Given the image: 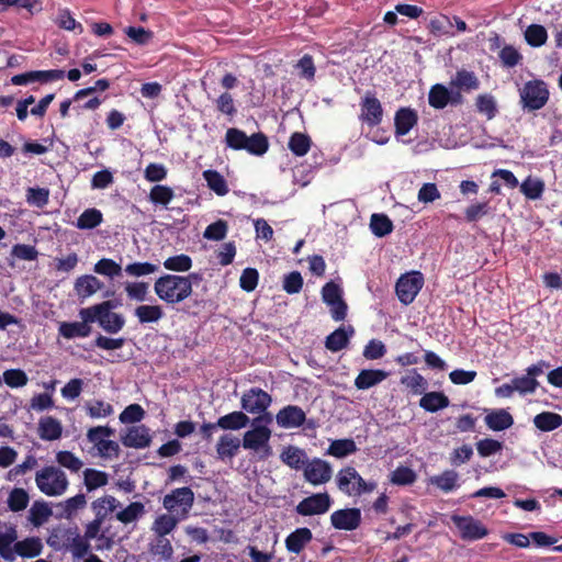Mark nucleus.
Segmentation results:
<instances>
[{"instance_id": "obj_59", "label": "nucleus", "mask_w": 562, "mask_h": 562, "mask_svg": "<svg viewBox=\"0 0 562 562\" xmlns=\"http://www.w3.org/2000/svg\"><path fill=\"white\" fill-rule=\"evenodd\" d=\"M56 461L60 467L66 468L74 473L79 472L83 467V462L71 451L67 450L58 451L56 454Z\"/></svg>"}, {"instance_id": "obj_2", "label": "nucleus", "mask_w": 562, "mask_h": 562, "mask_svg": "<svg viewBox=\"0 0 562 562\" xmlns=\"http://www.w3.org/2000/svg\"><path fill=\"white\" fill-rule=\"evenodd\" d=\"M225 143L234 150H246L254 156H262L269 149L268 137L262 132L247 136L244 131L236 127L226 131Z\"/></svg>"}, {"instance_id": "obj_41", "label": "nucleus", "mask_w": 562, "mask_h": 562, "mask_svg": "<svg viewBox=\"0 0 562 562\" xmlns=\"http://www.w3.org/2000/svg\"><path fill=\"white\" fill-rule=\"evenodd\" d=\"M370 228L376 237H384L393 232L394 225L387 215L374 213L370 218Z\"/></svg>"}, {"instance_id": "obj_35", "label": "nucleus", "mask_w": 562, "mask_h": 562, "mask_svg": "<svg viewBox=\"0 0 562 562\" xmlns=\"http://www.w3.org/2000/svg\"><path fill=\"white\" fill-rule=\"evenodd\" d=\"M109 474L104 471L87 468L83 471V484L87 492H93L100 487L108 485Z\"/></svg>"}, {"instance_id": "obj_22", "label": "nucleus", "mask_w": 562, "mask_h": 562, "mask_svg": "<svg viewBox=\"0 0 562 562\" xmlns=\"http://www.w3.org/2000/svg\"><path fill=\"white\" fill-rule=\"evenodd\" d=\"M103 282L92 274L78 277L75 281L74 290L80 300H85L93 295L102 289Z\"/></svg>"}, {"instance_id": "obj_45", "label": "nucleus", "mask_w": 562, "mask_h": 562, "mask_svg": "<svg viewBox=\"0 0 562 562\" xmlns=\"http://www.w3.org/2000/svg\"><path fill=\"white\" fill-rule=\"evenodd\" d=\"M145 514V506L140 502H132L124 509L116 513L115 518L124 525L136 521Z\"/></svg>"}, {"instance_id": "obj_26", "label": "nucleus", "mask_w": 562, "mask_h": 562, "mask_svg": "<svg viewBox=\"0 0 562 562\" xmlns=\"http://www.w3.org/2000/svg\"><path fill=\"white\" fill-rule=\"evenodd\" d=\"M120 505L117 499L112 495H104L91 503V509L95 520L104 522L109 514L113 513Z\"/></svg>"}, {"instance_id": "obj_9", "label": "nucleus", "mask_w": 562, "mask_h": 562, "mask_svg": "<svg viewBox=\"0 0 562 562\" xmlns=\"http://www.w3.org/2000/svg\"><path fill=\"white\" fill-rule=\"evenodd\" d=\"M271 430L266 425H256L252 429L244 434L241 445L245 449L261 451V458L267 459L272 454V448L269 445Z\"/></svg>"}, {"instance_id": "obj_7", "label": "nucleus", "mask_w": 562, "mask_h": 562, "mask_svg": "<svg viewBox=\"0 0 562 562\" xmlns=\"http://www.w3.org/2000/svg\"><path fill=\"white\" fill-rule=\"evenodd\" d=\"M359 121L369 127H375L381 124L384 116V110L381 101L376 98L374 91H367L359 102Z\"/></svg>"}, {"instance_id": "obj_63", "label": "nucleus", "mask_w": 562, "mask_h": 562, "mask_svg": "<svg viewBox=\"0 0 562 562\" xmlns=\"http://www.w3.org/2000/svg\"><path fill=\"white\" fill-rule=\"evenodd\" d=\"M503 442L493 438H484L476 442V450L480 457L487 458L501 452Z\"/></svg>"}, {"instance_id": "obj_57", "label": "nucleus", "mask_w": 562, "mask_h": 562, "mask_svg": "<svg viewBox=\"0 0 562 562\" xmlns=\"http://www.w3.org/2000/svg\"><path fill=\"white\" fill-rule=\"evenodd\" d=\"M164 267L175 272H187L192 268V259L186 254L172 256L164 261Z\"/></svg>"}, {"instance_id": "obj_32", "label": "nucleus", "mask_w": 562, "mask_h": 562, "mask_svg": "<svg viewBox=\"0 0 562 562\" xmlns=\"http://www.w3.org/2000/svg\"><path fill=\"white\" fill-rule=\"evenodd\" d=\"M43 543L37 537H30L14 544V552L22 558H35L41 554Z\"/></svg>"}, {"instance_id": "obj_11", "label": "nucleus", "mask_w": 562, "mask_h": 562, "mask_svg": "<svg viewBox=\"0 0 562 562\" xmlns=\"http://www.w3.org/2000/svg\"><path fill=\"white\" fill-rule=\"evenodd\" d=\"M272 397L260 387H251L240 398V407L249 414H261L271 405Z\"/></svg>"}, {"instance_id": "obj_54", "label": "nucleus", "mask_w": 562, "mask_h": 562, "mask_svg": "<svg viewBox=\"0 0 562 562\" xmlns=\"http://www.w3.org/2000/svg\"><path fill=\"white\" fill-rule=\"evenodd\" d=\"M30 496L24 488L14 487L8 497V507L12 512H21L25 509L29 505Z\"/></svg>"}, {"instance_id": "obj_28", "label": "nucleus", "mask_w": 562, "mask_h": 562, "mask_svg": "<svg viewBox=\"0 0 562 562\" xmlns=\"http://www.w3.org/2000/svg\"><path fill=\"white\" fill-rule=\"evenodd\" d=\"M250 423L249 417L241 411H235L224 416H221L216 425L224 430H239L245 428Z\"/></svg>"}, {"instance_id": "obj_36", "label": "nucleus", "mask_w": 562, "mask_h": 562, "mask_svg": "<svg viewBox=\"0 0 562 562\" xmlns=\"http://www.w3.org/2000/svg\"><path fill=\"white\" fill-rule=\"evenodd\" d=\"M181 520L182 519L177 515H172L170 513L161 514L154 520L151 529L156 536L166 537Z\"/></svg>"}, {"instance_id": "obj_18", "label": "nucleus", "mask_w": 562, "mask_h": 562, "mask_svg": "<svg viewBox=\"0 0 562 562\" xmlns=\"http://www.w3.org/2000/svg\"><path fill=\"white\" fill-rule=\"evenodd\" d=\"M81 319V322H63L58 328L59 335L66 339L88 337L92 331L90 324L93 323V321Z\"/></svg>"}, {"instance_id": "obj_52", "label": "nucleus", "mask_w": 562, "mask_h": 562, "mask_svg": "<svg viewBox=\"0 0 562 562\" xmlns=\"http://www.w3.org/2000/svg\"><path fill=\"white\" fill-rule=\"evenodd\" d=\"M149 552L159 560L168 561L173 554L171 542L166 537L157 536L155 541L150 544Z\"/></svg>"}, {"instance_id": "obj_47", "label": "nucleus", "mask_w": 562, "mask_h": 562, "mask_svg": "<svg viewBox=\"0 0 562 562\" xmlns=\"http://www.w3.org/2000/svg\"><path fill=\"white\" fill-rule=\"evenodd\" d=\"M401 384L416 395L424 394L428 387L427 380L416 370H413L409 375L402 376Z\"/></svg>"}, {"instance_id": "obj_55", "label": "nucleus", "mask_w": 562, "mask_h": 562, "mask_svg": "<svg viewBox=\"0 0 562 562\" xmlns=\"http://www.w3.org/2000/svg\"><path fill=\"white\" fill-rule=\"evenodd\" d=\"M452 85L459 89L471 91L477 89L480 82L474 72L462 69L457 71Z\"/></svg>"}, {"instance_id": "obj_61", "label": "nucleus", "mask_w": 562, "mask_h": 562, "mask_svg": "<svg viewBox=\"0 0 562 562\" xmlns=\"http://www.w3.org/2000/svg\"><path fill=\"white\" fill-rule=\"evenodd\" d=\"M93 270L98 274L114 278L121 274L122 267L113 259L102 258L94 265Z\"/></svg>"}, {"instance_id": "obj_13", "label": "nucleus", "mask_w": 562, "mask_h": 562, "mask_svg": "<svg viewBox=\"0 0 562 562\" xmlns=\"http://www.w3.org/2000/svg\"><path fill=\"white\" fill-rule=\"evenodd\" d=\"M331 504L327 493H317L303 498L296 505V513L301 516L322 515L328 512Z\"/></svg>"}, {"instance_id": "obj_53", "label": "nucleus", "mask_w": 562, "mask_h": 562, "mask_svg": "<svg viewBox=\"0 0 562 562\" xmlns=\"http://www.w3.org/2000/svg\"><path fill=\"white\" fill-rule=\"evenodd\" d=\"M56 24L59 29L66 30V31H74L77 34L83 33V26L81 23L77 22L72 15L69 9L64 8L59 9L58 15L56 19Z\"/></svg>"}, {"instance_id": "obj_24", "label": "nucleus", "mask_w": 562, "mask_h": 562, "mask_svg": "<svg viewBox=\"0 0 562 562\" xmlns=\"http://www.w3.org/2000/svg\"><path fill=\"white\" fill-rule=\"evenodd\" d=\"M150 436L145 427H131L122 437V443L128 448L144 449L150 445Z\"/></svg>"}, {"instance_id": "obj_1", "label": "nucleus", "mask_w": 562, "mask_h": 562, "mask_svg": "<svg viewBox=\"0 0 562 562\" xmlns=\"http://www.w3.org/2000/svg\"><path fill=\"white\" fill-rule=\"evenodd\" d=\"M154 291L159 300L171 306L184 302L192 294L187 278L170 273H165L155 280Z\"/></svg>"}, {"instance_id": "obj_29", "label": "nucleus", "mask_w": 562, "mask_h": 562, "mask_svg": "<svg viewBox=\"0 0 562 562\" xmlns=\"http://www.w3.org/2000/svg\"><path fill=\"white\" fill-rule=\"evenodd\" d=\"M280 458L284 464L294 470L304 469L306 462L308 461L305 451L294 446L284 448Z\"/></svg>"}, {"instance_id": "obj_50", "label": "nucleus", "mask_w": 562, "mask_h": 562, "mask_svg": "<svg viewBox=\"0 0 562 562\" xmlns=\"http://www.w3.org/2000/svg\"><path fill=\"white\" fill-rule=\"evenodd\" d=\"M103 216L98 209H87L77 218L79 229H92L102 223Z\"/></svg>"}, {"instance_id": "obj_39", "label": "nucleus", "mask_w": 562, "mask_h": 562, "mask_svg": "<svg viewBox=\"0 0 562 562\" xmlns=\"http://www.w3.org/2000/svg\"><path fill=\"white\" fill-rule=\"evenodd\" d=\"M312 145L311 137L301 132H294L288 143V147L291 150V153L297 157L305 156Z\"/></svg>"}, {"instance_id": "obj_42", "label": "nucleus", "mask_w": 562, "mask_h": 562, "mask_svg": "<svg viewBox=\"0 0 562 562\" xmlns=\"http://www.w3.org/2000/svg\"><path fill=\"white\" fill-rule=\"evenodd\" d=\"M29 519L35 526H42L52 516V509L44 501H35L30 510Z\"/></svg>"}, {"instance_id": "obj_40", "label": "nucleus", "mask_w": 562, "mask_h": 562, "mask_svg": "<svg viewBox=\"0 0 562 562\" xmlns=\"http://www.w3.org/2000/svg\"><path fill=\"white\" fill-rule=\"evenodd\" d=\"M134 314L140 324L157 323L164 317V310L160 305H139Z\"/></svg>"}, {"instance_id": "obj_5", "label": "nucleus", "mask_w": 562, "mask_h": 562, "mask_svg": "<svg viewBox=\"0 0 562 562\" xmlns=\"http://www.w3.org/2000/svg\"><path fill=\"white\" fill-rule=\"evenodd\" d=\"M337 486L347 495H362L375 490V482H367L353 467H346L337 474Z\"/></svg>"}, {"instance_id": "obj_46", "label": "nucleus", "mask_w": 562, "mask_h": 562, "mask_svg": "<svg viewBox=\"0 0 562 562\" xmlns=\"http://www.w3.org/2000/svg\"><path fill=\"white\" fill-rule=\"evenodd\" d=\"M357 451L356 442L352 439L333 440L327 449V453L335 458H345Z\"/></svg>"}, {"instance_id": "obj_15", "label": "nucleus", "mask_w": 562, "mask_h": 562, "mask_svg": "<svg viewBox=\"0 0 562 562\" xmlns=\"http://www.w3.org/2000/svg\"><path fill=\"white\" fill-rule=\"evenodd\" d=\"M276 422L281 428H299L306 422V414L297 405H286L277 413Z\"/></svg>"}, {"instance_id": "obj_3", "label": "nucleus", "mask_w": 562, "mask_h": 562, "mask_svg": "<svg viewBox=\"0 0 562 562\" xmlns=\"http://www.w3.org/2000/svg\"><path fill=\"white\" fill-rule=\"evenodd\" d=\"M35 483L37 488L47 496H60L69 485L66 473L54 465H46L37 471Z\"/></svg>"}, {"instance_id": "obj_64", "label": "nucleus", "mask_w": 562, "mask_h": 562, "mask_svg": "<svg viewBox=\"0 0 562 562\" xmlns=\"http://www.w3.org/2000/svg\"><path fill=\"white\" fill-rule=\"evenodd\" d=\"M416 481V473L408 467H397L391 474V482L395 485H411Z\"/></svg>"}, {"instance_id": "obj_4", "label": "nucleus", "mask_w": 562, "mask_h": 562, "mask_svg": "<svg viewBox=\"0 0 562 562\" xmlns=\"http://www.w3.org/2000/svg\"><path fill=\"white\" fill-rule=\"evenodd\" d=\"M193 504L194 493L188 486L175 488L162 498L164 508L182 520L189 517Z\"/></svg>"}, {"instance_id": "obj_51", "label": "nucleus", "mask_w": 562, "mask_h": 562, "mask_svg": "<svg viewBox=\"0 0 562 562\" xmlns=\"http://www.w3.org/2000/svg\"><path fill=\"white\" fill-rule=\"evenodd\" d=\"M521 193L529 200H538L542 196L544 191V182L539 179L528 177L520 184Z\"/></svg>"}, {"instance_id": "obj_38", "label": "nucleus", "mask_w": 562, "mask_h": 562, "mask_svg": "<svg viewBox=\"0 0 562 562\" xmlns=\"http://www.w3.org/2000/svg\"><path fill=\"white\" fill-rule=\"evenodd\" d=\"M18 539L15 526L7 528L5 532H0V557L5 561L12 562L14 560V551L11 544Z\"/></svg>"}, {"instance_id": "obj_27", "label": "nucleus", "mask_w": 562, "mask_h": 562, "mask_svg": "<svg viewBox=\"0 0 562 562\" xmlns=\"http://www.w3.org/2000/svg\"><path fill=\"white\" fill-rule=\"evenodd\" d=\"M241 441L231 434L222 435L216 445V452L222 460L234 458L240 448Z\"/></svg>"}, {"instance_id": "obj_60", "label": "nucleus", "mask_w": 562, "mask_h": 562, "mask_svg": "<svg viewBox=\"0 0 562 562\" xmlns=\"http://www.w3.org/2000/svg\"><path fill=\"white\" fill-rule=\"evenodd\" d=\"M490 211L491 207L486 201L472 203L464 210V218L468 223H475L488 215Z\"/></svg>"}, {"instance_id": "obj_58", "label": "nucleus", "mask_w": 562, "mask_h": 562, "mask_svg": "<svg viewBox=\"0 0 562 562\" xmlns=\"http://www.w3.org/2000/svg\"><path fill=\"white\" fill-rule=\"evenodd\" d=\"M2 381L12 389L23 387L27 384L29 378L22 369H8L3 372Z\"/></svg>"}, {"instance_id": "obj_34", "label": "nucleus", "mask_w": 562, "mask_h": 562, "mask_svg": "<svg viewBox=\"0 0 562 562\" xmlns=\"http://www.w3.org/2000/svg\"><path fill=\"white\" fill-rule=\"evenodd\" d=\"M533 425L537 429L549 432L562 426V416L553 412H542L533 417Z\"/></svg>"}, {"instance_id": "obj_30", "label": "nucleus", "mask_w": 562, "mask_h": 562, "mask_svg": "<svg viewBox=\"0 0 562 562\" xmlns=\"http://www.w3.org/2000/svg\"><path fill=\"white\" fill-rule=\"evenodd\" d=\"M450 401L447 395L442 392H428L424 393L423 397L419 400V406L429 413L438 412L439 409H443L448 407Z\"/></svg>"}, {"instance_id": "obj_10", "label": "nucleus", "mask_w": 562, "mask_h": 562, "mask_svg": "<svg viewBox=\"0 0 562 562\" xmlns=\"http://www.w3.org/2000/svg\"><path fill=\"white\" fill-rule=\"evenodd\" d=\"M451 520L459 530L460 538L465 541H475L488 535L487 527L471 515H452Z\"/></svg>"}, {"instance_id": "obj_21", "label": "nucleus", "mask_w": 562, "mask_h": 562, "mask_svg": "<svg viewBox=\"0 0 562 562\" xmlns=\"http://www.w3.org/2000/svg\"><path fill=\"white\" fill-rule=\"evenodd\" d=\"M485 425L493 431H503L514 425L512 414L504 409H493L484 418Z\"/></svg>"}, {"instance_id": "obj_44", "label": "nucleus", "mask_w": 562, "mask_h": 562, "mask_svg": "<svg viewBox=\"0 0 562 562\" xmlns=\"http://www.w3.org/2000/svg\"><path fill=\"white\" fill-rule=\"evenodd\" d=\"M453 23L449 16L440 14L432 18L428 23L429 32L435 36H451Z\"/></svg>"}, {"instance_id": "obj_8", "label": "nucleus", "mask_w": 562, "mask_h": 562, "mask_svg": "<svg viewBox=\"0 0 562 562\" xmlns=\"http://www.w3.org/2000/svg\"><path fill=\"white\" fill-rule=\"evenodd\" d=\"M424 285V276L419 271H412L402 274L396 284L395 292L400 302L404 305L411 304Z\"/></svg>"}, {"instance_id": "obj_6", "label": "nucleus", "mask_w": 562, "mask_h": 562, "mask_svg": "<svg viewBox=\"0 0 562 562\" xmlns=\"http://www.w3.org/2000/svg\"><path fill=\"white\" fill-rule=\"evenodd\" d=\"M547 83L540 79L527 81L520 90L522 108L529 111L542 109L549 100Z\"/></svg>"}, {"instance_id": "obj_14", "label": "nucleus", "mask_w": 562, "mask_h": 562, "mask_svg": "<svg viewBox=\"0 0 562 562\" xmlns=\"http://www.w3.org/2000/svg\"><path fill=\"white\" fill-rule=\"evenodd\" d=\"M330 522L335 529L355 530L361 524V512L356 507L335 510L330 515Z\"/></svg>"}, {"instance_id": "obj_56", "label": "nucleus", "mask_w": 562, "mask_h": 562, "mask_svg": "<svg viewBox=\"0 0 562 562\" xmlns=\"http://www.w3.org/2000/svg\"><path fill=\"white\" fill-rule=\"evenodd\" d=\"M458 481V473L453 470H446L440 475L431 477V483L448 493L456 488Z\"/></svg>"}, {"instance_id": "obj_43", "label": "nucleus", "mask_w": 562, "mask_h": 562, "mask_svg": "<svg viewBox=\"0 0 562 562\" xmlns=\"http://www.w3.org/2000/svg\"><path fill=\"white\" fill-rule=\"evenodd\" d=\"M85 409L90 418H105L114 413L113 406L102 400L89 401L85 404Z\"/></svg>"}, {"instance_id": "obj_62", "label": "nucleus", "mask_w": 562, "mask_h": 562, "mask_svg": "<svg viewBox=\"0 0 562 562\" xmlns=\"http://www.w3.org/2000/svg\"><path fill=\"white\" fill-rule=\"evenodd\" d=\"M11 257L24 261H35L38 258V250L32 245L15 244L11 249Z\"/></svg>"}, {"instance_id": "obj_49", "label": "nucleus", "mask_w": 562, "mask_h": 562, "mask_svg": "<svg viewBox=\"0 0 562 562\" xmlns=\"http://www.w3.org/2000/svg\"><path fill=\"white\" fill-rule=\"evenodd\" d=\"M149 201L155 205H162L165 207L172 201L175 198L173 190L164 184H155L149 192Z\"/></svg>"}, {"instance_id": "obj_16", "label": "nucleus", "mask_w": 562, "mask_h": 562, "mask_svg": "<svg viewBox=\"0 0 562 562\" xmlns=\"http://www.w3.org/2000/svg\"><path fill=\"white\" fill-rule=\"evenodd\" d=\"M79 316L86 321H93V323L98 322L101 328L109 334L119 333L125 325L124 317L117 313H110L106 316H103V314H98L95 316L92 313H88V311H80Z\"/></svg>"}, {"instance_id": "obj_48", "label": "nucleus", "mask_w": 562, "mask_h": 562, "mask_svg": "<svg viewBox=\"0 0 562 562\" xmlns=\"http://www.w3.org/2000/svg\"><path fill=\"white\" fill-rule=\"evenodd\" d=\"M525 40L531 47H540L547 43L548 32L541 24H530L525 31Z\"/></svg>"}, {"instance_id": "obj_33", "label": "nucleus", "mask_w": 562, "mask_h": 562, "mask_svg": "<svg viewBox=\"0 0 562 562\" xmlns=\"http://www.w3.org/2000/svg\"><path fill=\"white\" fill-rule=\"evenodd\" d=\"M57 506L61 509L60 517L72 519L79 510L87 506V498L85 494L79 493L59 503Z\"/></svg>"}, {"instance_id": "obj_25", "label": "nucleus", "mask_w": 562, "mask_h": 562, "mask_svg": "<svg viewBox=\"0 0 562 562\" xmlns=\"http://www.w3.org/2000/svg\"><path fill=\"white\" fill-rule=\"evenodd\" d=\"M61 423L52 416L42 417L38 422V436L43 440L53 441L61 437Z\"/></svg>"}, {"instance_id": "obj_20", "label": "nucleus", "mask_w": 562, "mask_h": 562, "mask_svg": "<svg viewBox=\"0 0 562 562\" xmlns=\"http://www.w3.org/2000/svg\"><path fill=\"white\" fill-rule=\"evenodd\" d=\"M389 372L381 369H363L355 379V386L358 390H368L384 381Z\"/></svg>"}, {"instance_id": "obj_37", "label": "nucleus", "mask_w": 562, "mask_h": 562, "mask_svg": "<svg viewBox=\"0 0 562 562\" xmlns=\"http://www.w3.org/2000/svg\"><path fill=\"white\" fill-rule=\"evenodd\" d=\"M203 178L207 187L220 196L228 193L229 189L225 178L216 170L207 169L203 171Z\"/></svg>"}, {"instance_id": "obj_12", "label": "nucleus", "mask_w": 562, "mask_h": 562, "mask_svg": "<svg viewBox=\"0 0 562 562\" xmlns=\"http://www.w3.org/2000/svg\"><path fill=\"white\" fill-rule=\"evenodd\" d=\"M303 471L304 479L312 485L325 484L333 475V469L329 462L319 458L308 460Z\"/></svg>"}, {"instance_id": "obj_19", "label": "nucleus", "mask_w": 562, "mask_h": 562, "mask_svg": "<svg viewBox=\"0 0 562 562\" xmlns=\"http://www.w3.org/2000/svg\"><path fill=\"white\" fill-rule=\"evenodd\" d=\"M312 539V531L306 527H301L288 535L285 538V548L289 552L299 554Z\"/></svg>"}, {"instance_id": "obj_23", "label": "nucleus", "mask_w": 562, "mask_h": 562, "mask_svg": "<svg viewBox=\"0 0 562 562\" xmlns=\"http://www.w3.org/2000/svg\"><path fill=\"white\" fill-rule=\"evenodd\" d=\"M355 330L352 326H348V330L345 327H339L330 333L325 340V347L331 352H338L346 348L349 344L350 337Z\"/></svg>"}, {"instance_id": "obj_17", "label": "nucleus", "mask_w": 562, "mask_h": 562, "mask_svg": "<svg viewBox=\"0 0 562 562\" xmlns=\"http://www.w3.org/2000/svg\"><path fill=\"white\" fill-rule=\"evenodd\" d=\"M417 112L411 108H400L394 115L395 135L404 136L417 124Z\"/></svg>"}, {"instance_id": "obj_31", "label": "nucleus", "mask_w": 562, "mask_h": 562, "mask_svg": "<svg viewBox=\"0 0 562 562\" xmlns=\"http://www.w3.org/2000/svg\"><path fill=\"white\" fill-rule=\"evenodd\" d=\"M450 102H453L451 92L441 83L431 86L428 93V103L436 110L445 109Z\"/></svg>"}]
</instances>
